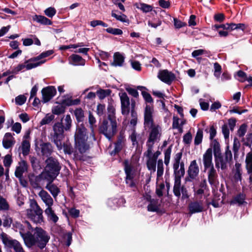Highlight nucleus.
I'll return each mask as SVG.
<instances>
[{
	"mask_svg": "<svg viewBox=\"0 0 252 252\" xmlns=\"http://www.w3.org/2000/svg\"><path fill=\"white\" fill-rule=\"evenodd\" d=\"M154 112L153 106L146 105L144 113V125L145 127L150 129L149 138L146 143L147 146L149 147V152L150 153L151 152V148L153 147L154 143L160 140L162 134L161 126L154 123Z\"/></svg>",
	"mask_w": 252,
	"mask_h": 252,
	"instance_id": "1",
	"label": "nucleus"
},
{
	"mask_svg": "<svg viewBox=\"0 0 252 252\" xmlns=\"http://www.w3.org/2000/svg\"><path fill=\"white\" fill-rule=\"evenodd\" d=\"M213 148L215 158L216 167L219 171L220 169L224 170L227 168L228 164L232 159V154L229 146L225 148L224 155L221 152L220 145L217 140H214L210 143Z\"/></svg>",
	"mask_w": 252,
	"mask_h": 252,
	"instance_id": "2",
	"label": "nucleus"
},
{
	"mask_svg": "<svg viewBox=\"0 0 252 252\" xmlns=\"http://www.w3.org/2000/svg\"><path fill=\"white\" fill-rule=\"evenodd\" d=\"M48 233L41 227H36L32 234L30 233L25 243L28 248L36 245L40 249L44 248L50 240Z\"/></svg>",
	"mask_w": 252,
	"mask_h": 252,
	"instance_id": "3",
	"label": "nucleus"
},
{
	"mask_svg": "<svg viewBox=\"0 0 252 252\" xmlns=\"http://www.w3.org/2000/svg\"><path fill=\"white\" fill-rule=\"evenodd\" d=\"M123 164L126 175L125 179L126 184L129 188H136V185L134 178L138 165V160H134L133 158L131 160L129 161L126 159L124 161Z\"/></svg>",
	"mask_w": 252,
	"mask_h": 252,
	"instance_id": "4",
	"label": "nucleus"
},
{
	"mask_svg": "<svg viewBox=\"0 0 252 252\" xmlns=\"http://www.w3.org/2000/svg\"><path fill=\"white\" fill-rule=\"evenodd\" d=\"M26 215L28 219L36 224H41L44 221L43 210L33 199L30 200V208L26 210Z\"/></svg>",
	"mask_w": 252,
	"mask_h": 252,
	"instance_id": "5",
	"label": "nucleus"
},
{
	"mask_svg": "<svg viewBox=\"0 0 252 252\" xmlns=\"http://www.w3.org/2000/svg\"><path fill=\"white\" fill-rule=\"evenodd\" d=\"M117 123L115 118L111 115L108 116L107 119L103 120L99 126V131L108 139L116 133Z\"/></svg>",
	"mask_w": 252,
	"mask_h": 252,
	"instance_id": "6",
	"label": "nucleus"
},
{
	"mask_svg": "<svg viewBox=\"0 0 252 252\" xmlns=\"http://www.w3.org/2000/svg\"><path fill=\"white\" fill-rule=\"evenodd\" d=\"M87 129L84 126L78 127L75 134V147L80 153H84L90 148L87 142L88 137L86 135Z\"/></svg>",
	"mask_w": 252,
	"mask_h": 252,
	"instance_id": "7",
	"label": "nucleus"
},
{
	"mask_svg": "<svg viewBox=\"0 0 252 252\" xmlns=\"http://www.w3.org/2000/svg\"><path fill=\"white\" fill-rule=\"evenodd\" d=\"M45 162L46 166L43 172L49 176L51 180L53 178H56L59 175L61 170L59 162L53 157L48 158L46 160Z\"/></svg>",
	"mask_w": 252,
	"mask_h": 252,
	"instance_id": "8",
	"label": "nucleus"
},
{
	"mask_svg": "<svg viewBox=\"0 0 252 252\" xmlns=\"http://www.w3.org/2000/svg\"><path fill=\"white\" fill-rule=\"evenodd\" d=\"M0 239L5 247L13 249L15 252H26L20 242L12 239L6 233L2 232L0 234Z\"/></svg>",
	"mask_w": 252,
	"mask_h": 252,
	"instance_id": "9",
	"label": "nucleus"
},
{
	"mask_svg": "<svg viewBox=\"0 0 252 252\" xmlns=\"http://www.w3.org/2000/svg\"><path fill=\"white\" fill-rule=\"evenodd\" d=\"M29 179L31 186L34 189H42V186H44L45 182L51 181L49 176L47 175L43 171L38 175H35L34 174H30L29 175Z\"/></svg>",
	"mask_w": 252,
	"mask_h": 252,
	"instance_id": "10",
	"label": "nucleus"
},
{
	"mask_svg": "<svg viewBox=\"0 0 252 252\" xmlns=\"http://www.w3.org/2000/svg\"><path fill=\"white\" fill-rule=\"evenodd\" d=\"M121 100L122 114L123 115L127 116L132 110H134L135 106V101L131 99V103L129 98L126 93H119Z\"/></svg>",
	"mask_w": 252,
	"mask_h": 252,
	"instance_id": "11",
	"label": "nucleus"
},
{
	"mask_svg": "<svg viewBox=\"0 0 252 252\" xmlns=\"http://www.w3.org/2000/svg\"><path fill=\"white\" fill-rule=\"evenodd\" d=\"M64 130L63 125L59 122L55 123L53 126V142L59 151L62 149V141L64 137Z\"/></svg>",
	"mask_w": 252,
	"mask_h": 252,
	"instance_id": "12",
	"label": "nucleus"
},
{
	"mask_svg": "<svg viewBox=\"0 0 252 252\" xmlns=\"http://www.w3.org/2000/svg\"><path fill=\"white\" fill-rule=\"evenodd\" d=\"M183 176L174 177L173 193L175 196L179 198L182 194V198L187 199L189 197L188 191L186 187L181 185V179Z\"/></svg>",
	"mask_w": 252,
	"mask_h": 252,
	"instance_id": "13",
	"label": "nucleus"
},
{
	"mask_svg": "<svg viewBox=\"0 0 252 252\" xmlns=\"http://www.w3.org/2000/svg\"><path fill=\"white\" fill-rule=\"evenodd\" d=\"M182 157V153L179 152L176 154L174 158L173 168L174 177L184 176L185 173V164L181 162Z\"/></svg>",
	"mask_w": 252,
	"mask_h": 252,
	"instance_id": "14",
	"label": "nucleus"
},
{
	"mask_svg": "<svg viewBox=\"0 0 252 252\" xmlns=\"http://www.w3.org/2000/svg\"><path fill=\"white\" fill-rule=\"evenodd\" d=\"M32 229V227L30 222L28 220H25L24 222V224H21L19 227V229H18V232L20 233V236L23 238L25 244L31 233L30 231Z\"/></svg>",
	"mask_w": 252,
	"mask_h": 252,
	"instance_id": "15",
	"label": "nucleus"
},
{
	"mask_svg": "<svg viewBox=\"0 0 252 252\" xmlns=\"http://www.w3.org/2000/svg\"><path fill=\"white\" fill-rule=\"evenodd\" d=\"M213 148L210 146V147L208 148L203 155L202 162L205 171L209 167L214 166L213 163Z\"/></svg>",
	"mask_w": 252,
	"mask_h": 252,
	"instance_id": "16",
	"label": "nucleus"
},
{
	"mask_svg": "<svg viewBox=\"0 0 252 252\" xmlns=\"http://www.w3.org/2000/svg\"><path fill=\"white\" fill-rule=\"evenodd\" d=\"M199 172V168L196 160L191 161L188 170L189 177H186L185 178V181L188 182L190 181L189 178H190L191 179H195L198 175Z\"/></svg>",
	"mask_w": 252,
	"mask_h": 252,
	"instance_id": "17",
	"label": "nucleus"
},
{
	"mask_svg": "<svg viewBox=\"0 0 252 252\" xmlns=\"http://www.w3.org/2000/svg\"><path fill=\"white\" fill-rule=\"evenodd\" d=\"M158 77L167 84H170L175 78L173 73L166 69L160 70L158 73Z\"/></svg>",
	"mask_w": 252,
	"mask_h": 252,
	"instance_id": "18",
	"label": "nucleus"
},
{
	"mask_svg": "<svg viewBox=\"0 0 252 252\" xmlns=\"http://www.w3.org/2000/svg\"><path fill=\"white\" fill-rule=\"evenodd\" d=\"M43 101L47 102L51 99L56 94V89L54 86H48L42 90Z\"/></svg>",
	"mask_w": 252,
	"mask_h": 252,
	"instance_id": "19",
	"label": "nucleus"
},
{
	"mask_svg": "<svg viewBox=\"0 0 252 252\" xmlns=\"http://www.w3.org/2000/svg\"><path fill=\"white\" fill-rule=\"evenodd\" d=\"M38 195L47 206V208L52 207L54 203L53 199L46 190L43 189H41Z\"/></svg>",
	"mask_w": 252,
	"mask_h": 252,
	"instance_id": "20",
	"label": "nucleus"
},
{
	"mask_svg": "<svg viewBox=\"0 0 252 252\" xmlns=\"http://www.w3.org/2000/svg\"><path fill=\"white\" fill-rule=\"evenodd\" d=\"M245 162L247 173L249 175V181L252 183V148L246 155Z\"/></svg>",
	"mask_w": 252,
	"mask_h": 252,
	"instance_id": "21",
	"label": "nucleus"
},
{
	"mask_svg": "<svg viewBox=\"0 0 252 252\" xmlns=\"http://www.w3.org/2000/svg\"><path fill=\"white\" fill-rule=\"evenodd\" d=\"M15 141L11 133L7 132L5 134L2 139V145L5 149L12 147L15 144Z\"/></svg>",
	"mask_w": 252,
	"mask_h": 252,
	"instance_id": "22",
	"label": "nucleus"
},
{
	"mask_svg": "<svg viewBox=\"0 0 252 252\" xmlns=\"http://www.w3.org/2000/svg\"><path fill=\"white\" fill-rule=\"evenodd\" d=\"M35 59L36 57L32 58L26 61L25 62L26 69L27 70H30L33 68H35L43 64L46 62V60H41L40 61H39L38 60H35V61H33V60Z\"/></svg>",
	"mask_w": 252,
	"mask_h": 252,
	"instance_id": "23",
	"label": "nucleus"
},
{
	"mask_svg": "<svg viewBox=\"0 0 252 252\" xmlns=\"http://www.w3.org/2000/svg\"><path fill=\"white\" fill-rule=\"evenodd\" d=\"M28 170V164L26 161L22 160L19 163L18 166L16 167L15 175V176L19 179H21L24 173L27 172Z\"/></svg>",
	"mask_w": 252,
	"mask_h": 252,
	"instance_id": "24",
	"label": "nucleus"
},
{
	"mask_svg": "<svg viewBox=\"0 0 252 252\" xmlns=\"http://www.w3.org/2000/svg\"><path fill=\"white\" fill-rule=\"evenodd\" d=\"M189 213L194 214L199 213L203 210V206L202 201L191 202L189 205Z\"/></svg>",
	"mask_w": 252,
	"mask_h": 252,
	"instance_id": "25",
	"label": "nucleus"
},
{
	"mask_svg": "<svg viewBox=\"0 0 252 252\" xmlns=\"http://www.w3.org/2000/svg\"><path fill=\"white\" fill-rule=\"evenodd\" d=\"M56 178H53L51 181H47L45 189L52 195L54 198H56L60 192L59 188L52 182Z\"/></svg>",
	"mask_w": 252,
	"mask_h": 252,
	"instance_id": "26",
	"label": "nucleus"
},
{
	"mask_svg": "<svg viewBox=\"0 0 252 252\" xmlns=\"http://www.w3.org/2000/svg\"><path fill=\"white\" fill-rule=\"evenodd\" d=\"M206 171H207L208 179L209 183L211 185L216 184L218 176L214 166L209 167Z\"/></svg>",
	"mask_w": 252,
	"mask_h": 252,
	"instance_id": "27",
	"label": "nucleus"
},
{
	"mask_svg": "<svg viewBox=\"0 0 252 252\" xmlns=\"http://www.w3.org/2000/svg\"><path fill=\"white\" fill-rule=\"evenodd\" d=\"M69 63L73 65H84L85 64V60L81 56L73 54L69 57Z\"/></svg>",
	"mask_w": 252,
	"mask_h": 252,
	"instance_id": "28",
	"label": "nucleus"
},
{
	"mask_svg": "<svg viewBox=\"0 0 252 252\" xmlns=\"http://www.w3.org/2000/svg\"><path fill=\"white\" fill-rule=\"evenodd\" d=\"M114 61L111 63L112 65L114 66H122L125 61L124 56L119 52L115 53L114 55Z\"/></svg>",
	"mask_w": 252,
	"mask_h": 252,
	"instance_id": "29",
	"label": "nucleus"
},
{
	"mask_svg": "<svg viewBox=\"0 0 252 252\" xmlns=\"http://www.w3.org/2000/svg\"><path fill=\"white\" fill-rule=\"evenodd\" d=\"M41 153L43 155L46 156H50L53 152V147L49 143H44L40 145Z\"/></svg>",
	"mask_w": 252,
	"mask_h": 252,
	"instance_id": "30",
	"label": "nucleus"
},
{
	"mask_svg": "<svg viewBox=\"0 0 252 252\" xmlns=\"http://www.w3.org/2000/svg\"><path fill=\"white\" fill-rule=\"evenodd\" d=\"M32 19L33 21L43 25H50L52 24L51 20L41 15H35L32 17Z\"/></svg>",
	"mask_w": 252,
	"mask_h": 252,
	"instance_id": "31",
	"label": "nucleus"
},
{
	"mask_svg": "<svg viewBox=\"0 0 252 252\" xmlns=\"http://www.w3.org/2000/svg\"><path fill=\"white\" fill-rule=\"evenodd\" d=\"M45 213L47 215L48 218L52 220L53 222L56 223L59 220L58 217L55 214L52 207L47 208L45 210Z\"/></svg>",
	"mask_w": 252,
	"mask_h": 252,
	"instance_id": "32",
	"label": "nucleus"
},
{
	"mask_svg": "<svg viewBox=\"0 0 252 252\" xmlns=\"http://www.w3.org/2000/svg\"><path fill=\"white\" fill-rule=\"evenodd\" d=\"M64 130L66 131L69 130L71 126L72 120L70 115H66L62 119V122L61 123Z\"/></svg>",
	"mask_w": 252,
	"mask_h": 252,
	"instance_id": "33",
	"label": "nucleus"
},
{
	"mask_svg": "<svg viewBox=\"0 0 252 252\" xmlns=\"http://www.w3.org/2000/svg\"><path fill=\"white\" fill-rule=\"evenodd\" d=\"M22 151V153L24 156H27L30 151L31 145L30 141L23 140L21 146L19 148Z\"/></svg>",
	"mask_w": 252,
	"mask_h": 252,
	"instance_id": "34",
	"label": "nucleus"
},
{
	"mask_svg": "<svg viewBox=\"0 0 252 252\" xmlns=\"http://www.w3.org/2000/svg\"><path fill=\"white\" fill-rule=\"evenodd\" d=\"M227 26L226 27V30L228 31H232L234 30L241 29L244 30L245 29V25L243 24H234V23H227Z\"/></svg>",
	"mask_w": 252,
	"mask_h": 252,
	"instance_id": "35",
	"label": "nucleus"
},
{
	"mask_svg": "<svg viewBox=\"0 0 252 252\" xmlns=\"http://www.w3.org/2000/svg\"><path fill=\"white\" fill-rule=\"evenodd\" d=\"M111 15L118 21L123 23H126L127 25L129 24V19L127 18V16L124 14L121 13L120 15H118L113 11L112 12Z\"/></svg>",
	"mask_w": 252,
	"mask_h": 252,
	"instance_id": "36",
	"label": "nucleus"
},
{
	"mask_svg": "<svg viewBox=\"0 0 252 252\" xmlns=\"http://www.w3.org/2000/svg\"><path fill=\"white\" fill-rule=\"evenodd\" d=\"M62 149L63 150L64 154L71 155L73 152V148L71 145V144L66 141V142H64L63 143L62 142Z\"/></svg>",
	"mask_w": 252,
	"mask_h": 252,
	"instance_id": "37",
	"label": "nucleus"
},
{
	"mask_svg": "<svg viewBox=\"0 0 252 252\" xmlns=\"http://www.w3.org/2000/svg\"><path fill=\"white\" fill-rule=\"evenodd\" d=\"M111 93V91L109 89H99L97 91L96 94L99 99H103L106 97L109 96L110 94Z\"/></svg>",
	"mask_w": 252,
	"mask_h": 252,
	"instance_id": "38",
	"label": "nucleus"
},
{
	"mask_svg": "<svg viewBox=\"0 0 252 252\" xmlns=\"http://www.w3.org/2000/svg\"><path fill=\"white\" fill-rule=\"evenodd\" d=\"M148 159L147 161V168L149 170L155 172L156 170L157 160L150 157H148Z\"/></svg>",
	"mask_w": 252,
	"mask_h": 252,
	"instance_id": "39",
	"label": "nucleus"
},
{
	"mask_svg": "<svg viewBox=\"0 0 252 252\" xmlns=\"http://www.w3.org/2000/svg\"><path fill=\"white\" fill-rule=\"evenodd\" d=\"M163 174V163L162 159H159L158 161L157 169V182L159 181V178L161 177Z\"/></svg>",
	"mask_w": 252,
	"mask_h": 252,
	"instance_id": "40",
	"label": "nucleus"
},
{
	"mask_svg": "<svg viewBox=\"0 0 252 252\" xmlns=\"http://www.w3.org/2000/svg\"><path fill=\"white\" fill-rule=\"evenodd\" d=\"M172 151V146H170L166 150L164 151V163L168 166L170 162V156Z\"/></svg>",
	"mask_w": 252,
	"mask_h": 252,
	"instance_id": "41",
	"label": "nucleus"
},
{
	"mask_svg": "<svg viewBox=\"0 0 252 252\" xmlns=\"http://www.w3.org/2000/svg\"><path fill=\"white\" fill-rule=\"evenodd\" d=\"M203 139V130L201 129H198L195 138L194 144L198 145L201 143Z\"/></svg>",
	"mask_w": 252,
	"mask_h": 252,
	"instance_id": "42",
	"label": "nucleus"
},
{
	"mask_svg": "<svg viewBox=\"0 0 252 252\" xmlns=\"http://www.w3.org/2000/svg\"><path fill=\"white\" fill-rule=\"evenodd\" d=\"M131 115L132 119L130 121L129 126L131 127V129L132 128L135 129V126H136L137 123V117L136 113L134 111V110H132L131 111Z\"/></svg>",
	"mask_w": 252,
	"mask_h": 252,
	"instance_id": "43",
	"label": "nucleus"
},
{
	"mask_svg": "<svg viewBox=\"0 0 252 252\" xmlns=\"http://www.w3.org/2000/svg\"><path fill=\"white\" fill-rule=\"evenodd\" d=\"M54 119V116L52 114H48L43 118L40 122L41 126L50 124Z\"/></svg>",
	"mask_w": 252,
	"mask_h": 252,
	"instance_id": "44",
	"label": "nucleus"
},
{
	"mask_svg": "<svg viewBox=\"0 0 252 252\" xmlns=\"http://www.w3.org/2000/svg\"><path fill=\"white\" fill-rule=\"evenodd\" d=\"M65 108L61 104H58L55 106L52 110V113L55 115H60L64 113Z\"/></svg>",
	"mask_w": 252,
	"mask_h": 252,
	"instance_id": "45",
	"label": "nucleus"
},
{
	"mask_svg": "<svg viewBox=\"0 0 252 252\" xmlns=\"http://www.w3.org/2000/svg\"><path fill=\"white\" fill-rule=\"evenodd\" d=\"M89 122L91 128L92 129V136L93 137V139L94 140H95L94 134L93 133L94 128V125L96 123V120L95 118L94 117V116L93 115V114L90 112L89 115Z\"/></svg>",
	"mask_w": 252,
	"mask_h": 252,
	"instance_id": "46",
	"label": "nucleus"
},
{
	"mask_svg": "<svg viewBox=\"0 0 252 252\" xmlns=\"http://www.w3.org/2000/svg\"><path fill=\"white\" fill-rule=\"evenodd\" d=\"M74 115L78 122L83 120L84 117V111L81 108H77L74 111Z\"/></svg>",
	"mask_w": 252,
	"mask_h": 252,
	"instance_id": "47",
	"label": "nucleus"
},
{
	"mask_svg": "<svg viewBox=\"0 0 252 252\" xmlns=\"http://www.w3.org/2000/svg\"><path fill=\"white\" fill-rule=\"evenodd\" d=\"M53 53H54V52L52 50H48L45 52H42L39 56H37L36 57V59L33 60V61H35V60H38L39 61H40L41 60H44V59L45 58H46V57L50 56L51 55L53 54Z\"/></svg>",
	"mask_w": 252,
	"mask_h": 252,
	"instance_id": "48",
	"label": "nucleus"
},
{
	"mask_svg": "<svg viewBox=\"0 0 252 252\" xmlns=\"http://www.w3.org/2000/svg\"><path fill=\"white\" fill-rule=\"evenodd\" d=\"M158 182L157 181L156 193L160 197L163 195V190L165 189V186L163 183L158 184Z\"/></svg>",
	"mask_w": 252,
	"mask_h": 252,
	"instance_id": "49",
	"label": "nucleus"
},
{
	"mask_svg": "<svg viewBox=\"0 0 252 252\" xmlns=\"http://www.w3.org/2000/svg\"><path fill=\"white\" fill-rule=\"evenodd\" d=\"M148 147V149H147V151L146 152V156L147 157H150L153 159H155V160H157L158 157L160 155L161 153L160 152L158 151H157L156 152H155L154 154H153V147L151 148V153L149 152V147Z\"/></svg>",
	"mask_w": 252,
	"mask_h": 252,
	"instance_id": "50",
	"label": "nucleus"
},
{
	"mask_svg": "<svg viewBox=\"0 0 252 252\" xmlns=\"http://www.w3.org/2000/svg\"><path fill=\"white\" fill-rule=\"evenodd\" d=\"M214 75L217 78H219L221 72V67L218 63H214Z\"/></svg>",
	"mask_w": 252,
	"mask_h": 252,
	"instance_id": "51",
	"label": "nucleus"
},
{
	"mask_svg": "<svg viewBox=\"0 0 252 252\" xmlns=\"http://www.w3.org/2000/svg\"><path fill=\"white\" fill-rule=\"evenodd\" d=\"M9 205L6 200L0 195V211L8 210Z\"/></svg>",
	"mask_w": 252,
	"mask_h": 252,
	"instance_id": "52",
	"label": "nucleus"
},
{
	"mask_svg": "<svg viewBox=\"0 0 252 252\" xmlns=\"http://www.w3.org/2000/svg\"><path fill=\"white\" fill-rule=\"evenodd\" d=\"M137 133H136L135 130L134 128L131 129V133L129 135V138L130 139L133 145H135L138 144V142L137 141Z\"/></svg>",
	"mask_w": 252,
	"mask_h": 252,
	"instance_id": "53",
	"label": "nucleus"
},
{
	"mask_svg": "<svg viewBox=\"0 0 252 252\" xmlns=\"http://www.w3.org/2000/svg\"><path fill=\"white\" fill-rule=\"evenodd\" d=\"M172 127L174 129H178L180 131H182V127L180 126V124H179V119L177 117H173Z\"/></svg>",
	"mask_w": 252,
	"mask_h": 252,
	"instance_id": "54",
	"label": "nucleus"
},
{
	"mask_svg": "<svg viewBox=\"0 0 252 252\" xmlns=\"http://www.w3.org/2000/svg\"><path fill=\"white\" fill-rule=\"evenodd\" d=\"M106 31L107 32L114 35H121L123 33V31L117 28H108Z\"/></svg>",
	"mask_w": 252,
	"mask_h": 252,
	"instance_id": "55",
	"label": "nucleus"
},
{
	"mask_svg": "<svg viewBox=\"0 0 252 252\" xmlns=\"http://www.w3.org/2000/svg\"><path fill=\"white\" fill-rule=\"evenodd\" d=\"M141 94L146 102L150 103L153 102V99L149 93L145 91H142Z\"/></svg>",
	"mask_w": 252,
	"mask_h": 252,
	"instance_id": "56",
	"label": "nucleus"
},
{
	"mask_svg": "<svg viewBox=\"0 0 252 252\" xmlns=\"http://www.w3.org/2000/svg\"><path fill=\"white\" fill-rule=\"evenodd\" d=\"M192 141V135L190 132H187L183 136V142L185 144L189 145Z\"/></svg>",
	"mask_w": 252,
	"mask_h": 252,
	"instance_id": "57",
	"label": "nucleus"
},
{
	"mask_svg": "<svg viewBox=\"0 0 252 252\" xmlns=\"http://www.w3.org/2000/svg\"><path fill=\"white\" fill-rule=\"evenodd\" d=\"M13 222L12 218L6 216L3 221V226L5 227L9 228L11 226V224Z\"/></svg>",
	"mask_w": 252,
	"mask_h": 252,
	"instance_id": "58",
	"label": "nucleus"
},
{
	"mask_svg": "<svg viewBox=\"0 0 252 252\" xmlns=\"http://www.w3.org/2000/svg\"><path fill=\"white\" fill-rule=\"evenodd\" d=\"M26 101V97L23 95H20L15 98V102L19 105H22Z\"/></svg>",
	"mask_w": 252,
	"mask_h": 252,
	"instance_id": "59",
	"label": "nucleus"
},
{
	"mask_svg": "<svg viewBox=\"0 0 252 252\" xmlns=\"http://www.w3.org/2000/svg\"><path fill=\"white\" fill-rule=\"evenodd\" d=\"M140 6L139 8L146 13L151 11L153 9L152 6L145 3H141Z\"/></svg>",
	"mask_w": 252,
	"mask_h": 252,
	"instance_id": "60",
	"label": "nucleus"
},
{
	"mask_svg": "<svg viewBox=\"0 0 252 252\" xmlns=\"http://www.w3.org/2000/svg\"><path fill=\"white\" fill-rule=\"evenodd\" d=\"M56 12V10L53 7L48 8L44 11L45 15L49 17H52L55 15Z\"/></svg>",
	"mask_w": 252,
	"mask_h": 252,
	"instance_id": "61",
	"label": "nucleus"
},
{
	"mask_svg": "<svg viewBox=\"0 0 252 252\" xmlns=\"http://www.w3.org/2000/svg\"><path fill=\"white\" fill-rule=\"evenodd\" d=\"M247 131V126L245 124L242 125L238 130V135L239 137H243Z\"/></svg>",
	"mask_w": 252,
	"mask_h": 252,
	"instance_id": "62",
	"label": "nucleus"
},
{
	"mask_svg": "<svg viewBox=\"0 0 252 252\" xmlns=\"http://www.w3.org/2000/svg\"><path fill=\"white\" fill-rule=\"evenodd\" d=\"M222 132L224 135L225 139H227L229 137V130L228 128V126L226 124H224L221 127Z\"/></svg>",
	"mask_w": 252,
	"mask_h": 252,
	"instance_id": "63",
	"label": "nucleus"
},
{
	"mask_svg": "<svg viewBox=\"0 0 252 252\" xmlns=\"http://www.w3.org/2000/svg\"><path fill=\"white\" fill-rule=\"evenodd\" d=\"M12 163L11 157L7 155L5 156L3 160L4 165L6 167H9Z\"/></svg>",
	"mask_w": 252,
	"mask_h": 252,
	"instance_id": "64",
	"label": "nucleus"
}]
</instances>
